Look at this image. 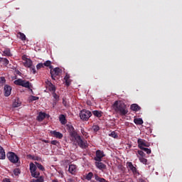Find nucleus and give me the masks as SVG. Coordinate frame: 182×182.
Wrapping results in <instances>:
<instances>
[{"label": "nucleus", "instance_id": "obj_37", "mask_svg": "<svg viewBox=\"0 0 182 182\" xmlns=\"http://www.w3.org/2000/svg\"><path fill=\"white\" fill-rule=\"evenodd\" d=\"M92 130L95 132H99V130H100V127H99V125H93Z\"/></svg>", "mask_w": 182, "mask_h": 182}, {"label": "nucleus", "instance_id": "obj_34", "mask_svg": "<svg viewBox=\"0 0 182 182\" xmlns=\"http://www.w3.org/2000/svg\"><path fill=\"white\" fill-rule=\"evenodd\" d=\"M45 68V65H44L43 63H39L36 65V69H37L38 70H39L40 69H42V68Z\"/></svg>", "mask_w": 182, "mask_h": 182}, {"label": "nucleus", "instance_id": "obj_46", "mask_svg": "<svg viewBox=\"0 0 182 182\" xmlns=\"http://www.w3.org/2000/svg\"><path fill=\"white\" fill-rule=\"evenodd\" d=\"M30 69H31V72H33V75H35V73H36V69L35 68V65L30 67Z\"/></svg>", "mask_w": 182, "mask_h": 182}, {"label": "nucleus", "instance_id": "obj_31", "mask_svg": "<svg viewBox=\"0 0 182 182\" xmlns=\"http://www.w3.org/2000/svg\"><path fill=\"white\" fill-rule=\"evenodd\" d=\"M36 167L41 170V171H45V167H43V166H42V164H39V163H36Z\"/></svg>", "mask_w": 182, "mask_h": 182}, {"label": "nucleus", "instance_id": "obj_1", "mask_svg": "<svg viewBox=\"0 0 182 182\" xmlns=\"http://www.w3.org/2000/svg\"><path fill=\"white\" fill-rule=\"evenodd\" d=\"M112 109L119 114V116H126L129 113L127 107L124 102L122 101H115L112 105Z\"/></svg>", "mask_w": 182, "mask_h": 182}, {"label": "nucleus", "instance_id": "obj_38", "mask_svg": "<svg viewBox=\"0 0 182 182\" xmlns=\"http://www.w3.org/2000/svg\"><path fill=\"white\" fill-rule=\"evenodd\" d=\"M14 176H19L21 174V169L16 168L14 170Z\"/></svg>", "mask_w": 182, "mask_h": 182}, {"label": "nucleus", "instance_id": "obj_22", "mask_svg": "<svg viewBox=\"0 0 182 182\" xmlns=\"http://www.w3.org/2000/svg\"><path fill=\"white\" fill-rule=\"evenodd\" d=\"M92 114L95 116V117H102V114H103V112L99 110H94L92 111Z\"/></svg>", "mask_w": 182, "mask_h": 182}, {"label": "nucleus", "instance_id": "obj_52", "mask_svg": "<svg viewBox=\"0 0 182 182\" xmlns=\"http://www.w3.org/2000/svg\"><path fill=\"white\" fill-rule=\"evenodd\" d=\"M48 68L49 69H51V70H53V65H50Z\"/></svg>", "mask_w": 182, "mask_h": 182}, {"label": "nucleus", "instance_id": "obj_39", "mask_svg": "<svg viewBox=\"0 0 182 182\" xmlns=\"http://www.w3.org/2000/svg\"><path fill=\"white\" fill-rule=\"evenodd\" d=\"M19 106H21V103L18 100L13 102V107H19Z\"/></svg>", "mask_w": 182, "mask_h": 182}, {"label": "nucleus", "instance_id": "obj_53", "mask_svg": "<svg viewBox=\"0 0 182 182\" xmlns=\"http://www.w3.org/2000/svg\"><path fill=\"white\" fill-rule=\"evenodd\" d=\"M4 182H11V181H9V179H8V178H6V179L4 181Z\"/></svg>", "mask_w": 182, "mask_h": 182}, {"label": "nucleus", "instance_id": "obj_55", "mask_svg": "<svg viewBox=\"0 0 182 182\" xmlns=\"http://www.w3.org/2000/svg\"><path fill=\"white\" fill-rule=\"evenodd\" d=\"M17 75H21V72L17 71Z\"/></svg>", "mask_w": 182, "mask_h": 182}, {"label": "nucleus", "instance_id": "obj_33", "mask_svg": "<svg viewBox=\"0 0 182 182\" xmlns=\"http://www.w3.org/2000/svg\"><path fill=\"white\" fill-rule=\"evenodd\" d=\"M39 175H40L39 172L36 171L34 172H31L32 177H34L35 178H38L39 177Z\"/></svg>", "mask_w": 182, "mask_h": 182}, {"label": "nucleus", "instance_id": "obj_32", "mask_svg": "<svg viewBox=\"0 0 182 182\" xmlns=\"http://www.w3.org/2000/svg\"><path fill=\"white\" fill-rule=\"evenodd\" d=\"M139 160L143 164H147V159L144 157H139Z\"/></svg>", "mask_w": 182, "mask_h": 182}, {"label": "nucleus", "instance_id": "obj_49", "mask_svg": "<svg viewBox=\"0 0 182 182\" xmlns=\"http://www.w3.org/2000/svg\"><path fill=\"white\" fill-rule=\"evenodd\" d=\"M51 144H53V146H56L57 144H59V141H56V140H53L51 141Z\"/></svg>", "mask_w": 182, "mask_h": 182}, {"label": "nucleus", "instance_id": "obj_56", "mask_svg": "<svg viewBox=\"0 0 182 182\" xmlns=\"http://www.w3.org/2000/svg\"><path fill=\"white\" fill-rule=\"evenodd\" d=\"M91 182H96V181H91Z\"/></svg>", "mask_w": 182, "mask_h": 182}, {"label": "nucleus", "instance_id": "obj_13", "mask_svg": "<svg viewBox=\"0 0 182 182\" xmlns=\"http://www.w3.org/2000/svg\"><path fill=\"white\" fill-rule=\"evenodd\" d=\"M50 134L54 136V137H56L57 139H62L63 137V134L56 132V131H50Z\"/></svg>", "mask_w": 182, "mask_h": 182}, {"label": "nucleus", "instance_id": "obj_45", "mask_svg": "<svg viewBox=\"0 0 182 182\" xmlns=\"http://www.w3.org/2000/svg\"><path fill=\"white\" fill-rule=\"evenodd\" d=\"M46 84L48 87L53 85V84L50 81H49V80H47L46 81Z\"/></svg>", "mask_w": 182, "mask_h": 182}, {"label": "nucleus", "instance_id": "obj_15", "mask_svg": "<svg viewBox=\"0 0 182 182\" xmlns=\"http://www.w3.org/2000/svg\"><path fill=\"white\" fill-rule=\"evenodd\" d=\"M6 155L5 154V149L0 146V160H5Z\"/></svg>", "mask_w": 182, "mask_h": 182}, {"label": "nucleus", "instance_id": "obj_36", "mask_svg": "<svg viewBox=\"0 0 182 182\" xmlns=\"http://www.w3.org/2000/svg\"><path fill=\"white\" fill-rule=\"evenodd\" d=\"M52 95H53V97L55 100V103L56 102H59V95L56 94V92H53Z\"/></svg>", "mask_w": 182, "mask_h": 182}, {"label": "nucleus", "instance_id": "obj_21", "mask_svg": "<svg viewBox=\"0 0 182 182\" xmlns=\"http://www.w3.org/2000/svg\"><path fill=\"white\" fill-rule=\"evenodd\" d=\"M134 123H135V124H137L139 126H141V124H143V123H144L143 119H141V118H135L134 119Z\"/></svg>", "mask_w": 182, "mask_h": 182}, {"label": "nucleus", "instance_id": "obj_20", "mask_svg": "<svg viewBox=\"0 0 182 182\" xmlns=\"http://www.w3.org/2000/svg\"><path fill=\"white\" fill-rule=\"evenodd\" d=\"M59 120H60L61 124H66V123H67L66 117L65 116V114H60L59 117Z\"/></svg>", "mask_w": 182, "mask_h": 182}, {"label": "nucleus", "instance_id": "obj_42", "mask_svg": "<svg viewBox=\"0 0 182 182\" xmlns=\"http://www.w3.org/2000/svg\"><path fill=\"white\" fill-rule=\"evenodd\" d=\"M28 157H29V159H31V160H39V157L35 156L33 155L28 154Z\"/></svg>", "mask_w": 182, "mask_h": 182}, {"label": "nucleus", "instance_id": "obj_29", "mask_svg": "<svg viewBox=\"0 0 182 182\" xmlns=\"http://www.w3.org/2000/svg\"><path fill=\"white\" fill-rule=\"evenodd\" d=\"M109 137H113V139H117L119 137V135H117V133L116 132L112 131L110 134H109Z\"/></svg>", "mask_w": 182, "mask_h": 182}, {"label": "nucleus", "instance_id": "obj_23", "mask_svg": "<svg viewBox=\"0 0 182 182\" xmlns=\"http://www.w3.org/2000/svg\"><path fill=\"white\" fill-rule=\"evenodd\" d=\"M70 76L69 75H66L64 77V80H65V85L66 86H70Z\"/></svg>", "mask_w": 182, "mask_h": 182}, {"label": "nucleus", "instance_id": "obj_24", "mask_svg": "<svg viewBox=\"0 0 182 182\" xmlns=\"http://www.w3.org/2000/svg\"><path fill=\"white\" fill-rule=\"evenodd\" d=\"M37 166L33 163L30 164V171L31 173H33L36 171Z\"/></svg>", "mask_w": 182, "mask_h": 182}, {"label": "nucleus", "instance_id": "obj_28", "mask_svg": "<svg viewBox=\"0 0 182 182\" xmlns=\"http://www.w3.org/2000/svg\"><path fill=\"white\" fill-rule=\"evenodd\" d=\"M23 82V80L22 79H18L14 81V84L17 86H22V84Z\"/></svg>", "mask_w": 182, "mask_h": 182}, {"label": "nucleus", "instance_id": "obj_10", "mask_svg": "<svg viewBox=\"0 0 182 182\" xmlns=\"http://www.w3.org/2000/svg\"><path fill=\"white\" fill-rule=\"evenodd\" d=\"M46 117H49V114H46L45 112H40L38 117V122H43Z\"/></svg>", "mask_w": 182, "mask_h": 182}, {"label": "nucleus", "instance_id": "obj_4", "mask_svg": "<svg viewBox=\"0 0 182 182\" xmlns=\"http://www.w3.org/2000/svg\"><path fill=\"white\" fill-rule=\"evenodd\" d=\"M75 139L78 146L81 147V149H86V147H87V141L82 139L80 136H77Z\"/></svg>", "mask_w": 182, "mask_h": 182}, {"label": "nucleus", "instance_id": "obj_51", "mask_svg": "<svg viewBox=\"0 0 182 182\" xmlns=\"http://www.w3.org/2000/svg\"><path fill=\"white\" fill-rule=\"evenodd\" d=\"M138 182H146V180L143 178H139Z\"/></svg>", "mask_w": 182, "mask_h": 182}, {"label": "nucleus", "instance_id": "obj_43", "mask_svg": "<svg viewBox=\"0 0 182 182\" xmlns=\"http://www.w3.org/2000/svg\"><path fill=\"white\" fill-rule=\"evenodd\" d=\"M44 66H46V68H49L50 65H52V62L50 60H47L43 63Z\"/></svg>", "mask_w": 182, "mask_h": 182}, {"label": "nucleus", "instance_id": "obj_17", "mask_svg": "<svg viewBox=\"0 0 182 182\" xmlns=\"http://www.w3.org/2000/svg\"><path fill=\"white\" fill-rule=\"evenodd\" d=\"M68 132H69L70 136H71V137H75V136H76V131H75V128L73 127V126L69 127Z\"/></svg>", "mask_w": 182, "mask_h": 182}, {"label": "nucleus", "instance_id": "obj_11", "mask_svg": "<svg viewBox=\"0 0 182 182\" xmlns=\"http://www.w3.org/2000/svg\"><path fill=\"white\" fill-rule=\"evenodd\" d=\"M23 60H25L24 66H26V68H31L33 66V63L31 59L25 58V55L23 56Z\"/></svg>", "mask_w": 182, "mask_h": 182}, {"label": "nucleus", "instance_id": "obj_7", "mask_svg": "<svg viewBox=\"0 0 182 182\" xmlns=\"http://www.w3.org/2000/svg\"><path fill=\"white\" fill-rule=\"evenodd\" d=\"M127 166L131 170V171L133 173L134 176H139V171H137V168L136 166L133 165V163L128 162L127 163Z\"/></svg>", "mask_w": 182, "mask_h": 182}, {"label": "nucleus", "instance_id": "obj_27", "mask_svg": "<svg viewBox=\"0 0 182 182\" xmlns=\"http://www.w3.org/2000/svg\"><path fill=\"white\" fill-rule=\"evenodd\" d=\"M86 180H87V181H90V180H92V178H93V173L92 172H89L86 176H85Z\"/></svg>", "mask_w": 182, "mask_h": 182}, {"label": "nucleus", "instance_id": "obj_12", "mask_svg": "<svg viewBox=\"0 0 182 182\" xmlns=\"http://www.w3.org/2000/svg\"><path fill=\"white\" fill-rule=\"evenodd\" d=\"M95 166L99 168V170H106V165L102 163V161H96Z\"/></svg>", "mask_w": 182, "mask_h": 182}, {"label": "nucleus", "instance_id": "obj_47", "mask_svg": "<svg viewBox=\"0 0 182 182\" xmlns=\"http://www.w3.org/2000/svg\"><path fill=\"white\" fill-rule=\"evenodd\" d=\"M33 182H43V178L40 177L38 179L33 180Z\"/></svg>", "mask_w": 182, "mask_h": 182}, {"label": "nucleus", "instance_id": "obj_19", "mask_svg": "<svg viewBox=\"0 0 182 182\" xmlns=\"http://www.w3.org/2000/svg\"><path fill=\"white\" fill-rule=\"evenodd\" d=\"M2 56H12V53H11V49L5 48L3 51Z\"/></svg>", "mask_w": 182, "mask_h": 182}, {"label": "nucleus", "instance_id": "obj_30", "mask_svg": "<svg viewBox=\"0 0 182 182\" xmlns=\"http://www.w3.org/2000/svg\"><path fill=\"white\" fill-rule=\"evenodd\" d=\"M141 150H142L143 151H145L146 153V154H151V149H149V148H144V146H143L142 148H139Z\"/></svg>", "mask_w": 182, "mask_h": 182}, {"label": "nucleus", "instance_id": "obj_44", "mask_svg": "<svg viewBox=\"0 0 182 182\" xmlns=\"http://www.w3.org/2000/svg\"><path fill=\"white\" fill-rule=\"evenodd\" d=\"M138 154L141 156L139 157H146V154L143 151H138Z\"/></svg>", "mask_w": 182, "mask_h": 182}, {"label": "nucleus", "instance_id": "obj_25", "mask_svg": "<svg viewBox=\"0 0 182 182\" xmlns=\"http://www.w3.org/2000/svg\"><path fill=\"white\" fill-rule=\"evenodd\" d=\"M1 62H2L3 65H5V66H6L7 65H9V60L5 58L0 57V63Z\"/></svg>", "mask_w": 182, "mask_h": 182}, {"label": "nucleus", "instance_id": "obj_9", "mask_svg": "<svg viewBox=\"0 0 182 182\" xmlns=\"http://www.w3.org/2000/svg\"><path fill=\"white\" fill-rule=\"evenodd\" d=\"M4 96H6V97H8V96H11V92H12V87H11L10 85H6L4 86Z\"/></svg>", "mask_w": 182, "mask_h": 182}, {"label": "nucleus", "instance_id": "obj_35", "mask_svg": "<svg viewBox=\"0 0 182 182\" xmlns=\"http://www.w3.org/2000/svg\"><path fill=\"white\" fill-rule=\"evenodd\" d=\"M48 90L50 92H53H53H56V87L54 85H53L52 86L48 87Z\"/></svg>", "mask_w": 182, "mask_h": 182}, {"label": "nucleus", "instance_id": "obj_41", "mask_svg": "<svg viewBox=\"0 0 182 182\" xmlns=\"http://www.w3.org/2000/svg\"><path fill=\"white\" fill-rule=\"evenodd\" d=\"M6 82L5 77H0V86H4V84Z\"/></svg>", "mask_w": 182, "mask_h": 182}, {"label": "nucleus", "instance_id": "obj_40", "mask_svg": "<svg viewBox=\"0 0 182 182\" xmlns=\"http://www.w3.org/2000/svg\"><path fill=\"white\" fill-rule=\"evenodd\" d=\"M81 133L86 139L89 137L87 132H86L84 129H81Z\"/></svg>", "mask_w": 182, "mask_h": 182}, {"label": "nucleus", "instance_id": "obj_14", "mask_svg": "<svg viewBox=\"0 0 182 182\" xmlns=\"http://www.w3.org/2000/svg\"><path fill=\"white\" fill-rule=\"evenodd\" d=\"M22 87H26V89H31L32 87V85L29 81L26 80H23V84L21 85Z\"/></svg>", "mask_w": 182, "mask_h": 182}, {"label": "nucleus", "instance_id": "obj_54", "mask_svg": "<svg viewBox=\"0 0 182 182\" xmlns=\"http://www.w3.org/2000/svg\"><path fill=\"white\" fill-rule=\"evenodd\" d=\"M52 182H59V181H58V179H54L52 181Z\"/></svg>", "mask_w": 182, "mask_h": 182}, {"label": "nucleus", "instance_id": "obj_6", "mask_svg": "<svg viewBox=\"0 0 182 182\" xmlns=\"http://www.w3.org/2000/svg\"><path fill=\"white\" fill-rule=\"evenodd\" d=\"M95 154L96 156L94 158L95 161H102V158L106 156L105 152L101 150H97Z\"/></svg>", "mask_w": 182, "mask_h": 182}, {"label": "nucleus", "instance_id": "obj_5", "mask_svg": "<svg viewBox=\"0 0 182 182\" xmlns=\"http://www.w3.org/2000/svg\"><path fill=\"white\" fill-rule=\"evenodd\" d=\"M60 72H62V70L59 68H55L54 69L50 70V73L53 80H55V77H56V76H59Z\"/></svg>", "mask_w": 182, "mask_h": 182}, {"label": "nucleus", "instance_id": "obj_26", "mask_svg": "<svg viewBox=\"0 0 182 182\" xmlns=\"http://www.w3.org/2000/svg\"><path fill=\"white\" fill-rule=\"evenodd\" d=\"M18 37L21 41H26V36H25L23 33L18 32Z\"/></svg>", "mask_w": 182, "mask_h": 182}, {"label": "nucleus", "instance_id": "obj_18", "mask_svg": "<svg viewBox=\"0 0 182 182\" xmlns=\"http://www.w3.org/2000/svg\"><path fill=\"white\" fill-rule=\"evenodd\" d=\"M68 171L69 173H70V174H75V173H76V165H73V164L70 165Z\"/></svg>", "mask_w": 182, "mask_h": 182}, {"label": "nucleus", "instance_id": "obj_3", "mask_svg": "<svg viewBox=\"0 0 182 182\" xmlns=\"http://www.w3.org/2000/svg\"><path fill=\"white\" fill-rule=\"evenodd\" d=\"M6 157L9 159V161H11V163H14V164H16V163L19 161V156L14 152H8Z\"/></svg>", "mask_w": 182, "mask_h": 182}, {"label": "nucleus", "instance_id": "obj_8", "mask_svg": "<svg viewBox=\"0 0 182 182\" xmlns=\"http://www.w3.org/2000/svg\"><path fill=\"white\" fill-rule=\"evenodd\" d=\"M137 143L139 149H141L142 147H150V144L146 142L144 139H139Z\"/></svg>", "mask_w": 182, "mask_h": 182}, {"label": "nucleus", "instance_id": "obj_16", "mask_svg": "<svg viewBox=\"0 0 182 182\" xmlns=\"http://www.w3.org/2000/svg\"><path fill=\"white\" fill-rule=\"evenodd\" d=\"M141 107H140V106H139V105L137 104H132L131 105V110H132L133 112H139V110H141Z\"/></svg>", "mask_w": 182, "mask_h": 182}, {"label": "nucleus", "instance_id": "obj_50", "mask_svg": "<svg viewBox=\"0 0 182 182\" xmlns=\"http://www.w3.org/2000/svg\"><path fill=\"white\" fill-rule=\"evenodd\" d=\"M63 105L66 107V100L65 98H63Z\"/></svg>", "mask_w": 182, "mask_h": 182}, {"label": "nucleus", "instance_id": "obj_2", "mask_svg": "<svg viewBox=\"0 0 182 182\" xmlns=\"http://www.w3.org/2000/svg\"><path fill=\"white\" fill-rule=\"evenodd\" d=\"M80 117L83 122H87L92 117V112L87 109H82L80 112Z\"/></svg>", "mask_w": 182, "mask_h": 182}, {"label": "nucleus", "instance_id": "obj_48", "mask_svg": "<svg viewBox=\"0 0 182 182\" xmlns=\"http://www.w3.org/2000/svg\"><path fill=\"white\" fill-rule=\"evenodd\" d=\"M31 100H32L33 102L35 100H39V97L31 96Z\"/></svg>", "mask_w": 182, "mask_h": 182}]
</instances>
